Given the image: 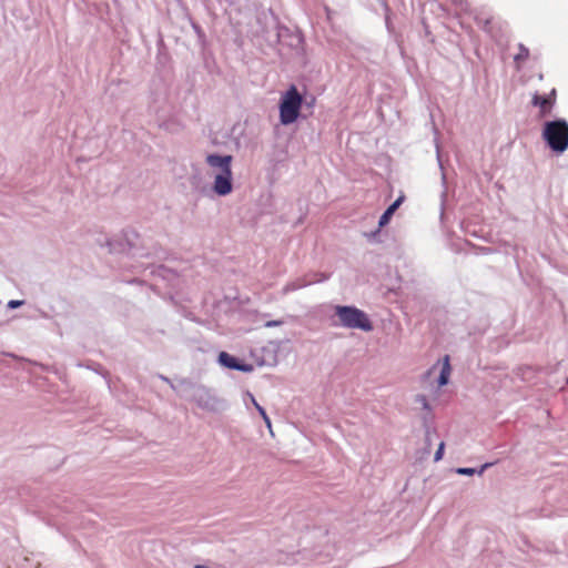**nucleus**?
I'll list each match as a JSON object with an SVG mask.
<instances>
[{"instance_id": "f257e3e1", "label": "nucleus", "mask_w": 568, "mask_h": 568, "mask_svg": "<svg viewBox=\"0 0 568 568\" xmlns=\"http://www.w3.org/2000/svg\"><path fill=\"white\" fill-rule=\"evenodd\" d=\"M232 155L209 154L206 163L219 172L214 176L213 191L221 196L230 194L233 190L232 184Z\"/></svg>"}, {"instance_id": "f03ea898", "label": "nucleus", "mask_w": 568, "mask_h": 568, "mask_svg": "<svg viewBox=\"0 0 568 568\" xmlns=\"http://www.w3.org/2000/svg\"><path fill=\"white\" fill-rule=\"evenodd\" d=\"M542 138L552 151L564 152L568 148V123L562 119L546 122Z\"/></svg>"}, {"instance_id": "7ed1b4c3", "label": "nucleus", "mask_w": 568, "mask_h": 568, "mask_svg": "<svg viewBox=\"0 0 568 568\" xmlns=\"http://www.w3.org/2000/svg\"><path fill=\"white\" fill-rule=\"evenodd\" d=\"M303 98L295 85L282 95L280 103V121L284 125L292 124L300 116Z\"/></svg>"}, {"instance_id": "20e7f679", "label": "nucleus", "mask_w": 568, "mask_h": 568, "mask_svg": "<svg viewBox=\"0 0 568 568\" xmlns=\"http://www.w3.org/2000/svg\"><path fill=\"white\" fill-rule=\"evenodd\" d=\"M335 314L339 320V324L347 328H357L364 332L373 329L372 322L368 316L354 306H335Z\"/></svg>"}, {"instance_id": "39448f33", "label": "nucleus", "mask_w": 568, "mask_h": 568, "mask_svg": "<svg viewBox=\"0 0 568 568\" xmlns=\"http://www.w3.org/2000/svg\"><path fill=\"white\" fill-rule=\"evenodd\" d=\"M557 93L556 89H551V91L546 95H540L535 93L531 98V104L539 109L538 118L544 119L551 114V111L556 104Z\"/></svg>"}, {"instance_id": "423d86ee", "label": "nucleus", "mask_w": 568, "mask_h": 568, "mask_svg": "<svg viewBox=\"0 0 568 568\" xmlns=\"http://www.w3.org/2000/svg\"><path fill=\"white\" fill-rule=\"evenodd\" d=\"M219 363L227 368L236 369L241 372H248L251 371V366L246 364H241L237 358L230 355L226 352H221L219 355Z\"/></svg>"}, {"instance_id": "0eeeda50", "label": "nucleus", "mask_w": 568, "mask_h": 568, "mask_svg": "<svg viewBox=\"0 0 568 568\" xmlns=\"http://www.w3.org/2000/svg\"><path fill=\"white\" fill-rule=\"evenodd\" d=\"M404 200V196H399L392 205L387 207V210L383 213V215L379 219V226L383 227L386 224H388L392 215L395 213V211L399 207Z\"/></svg>"}, {"instance_id": "6e6552de", "label": "nucleus", "mask_w": 568, "mask_h": 568, "mask_svg": "<svg viewBox=\"0 0 568 568\" xmlns=\"http://www.w3.org/2000/svg\"><path fill=\"white\" fill-rule=\"evenodd\" d=\"M450 373H452V367H450V363H449V356L446 355V356H444L443 362H442V368H440V374H439V378H438L439 386H444L448 383Z\"/></svg>"}, {"instance_id": "1a4fd4ad", "label": "nucleus", "mask_w": 568, "mask_h": 568, "mask_svg": "<svg viewBox=\"0 0 568 568\" xmlns=\"http://www.w3.org/2000/svg\"><path fill=\"white\" fill-rule=\"evenodd\" d=\"M252 403L254 407L257 409L260 415L262 416L263 420L265 422L266 426L271 429V419L267 416L265 409L256 402V399L251 395Z\"/></svg>"}, {"instance_id": "9d476101", "label": "nucleus", "mask_w": 568, "mask_h": 568, "mask_svg": "<svg viewBox=\"0 0 568 568\" xmlns=\"http://www.w3.org/2000/svg\"><path fill=\"white\" fill-rule=\"evenodd\" d=\"M518 49H519V51H518V53H516V55H515V61H516L517 63H521V62H524L525 60H527V59H528V57H529V50H528L525 45H523V44H519V48H518Z\"/></svg>"}, {"instance_id": "9b49d317", "label": "nucleus", "mask_w": 568, "mask_h": 568, "mask_svg": "<svg viewBox=\"0 0 568 568\" xmlns=\"http://www.w3.org/2000/svg\"><path fill=\"white\" fill-rule=\"evenodd\" d=\"M444 449H445V444H444V442H442L435 453V457H434L435 462H439L443 458Z\"/></svg>"}, {"instance_id": "f8f14e48", "label": "nucleus", "mask_w": 568, "mask_h": 568, "mask_svg": "<svg viewBox=\"0 0 568 568\" xmlns=\"http://www.w3.org/2000/svg\"><path fill=\"white\" fill-rule=\"evenodd\" d=\"M457 473L460 475H473L475 473L474 468H458Z\"/></svg>"}, {"instance_id": "ddd939ff", "label": "nucleus", "mask_w": 568, "mask_h": 568, "mask_svg": "<svg viewBox=\"0 0 568 568\" xmlns=\"http://www.w3.org/2000/svg\"><path fill=\"white\" fill-rule=\"evenodd\" d=\"M21 304H22V302H21V301H14V300H12V301H10V302L8 303V306H9L10 308H16V307H19Z\"/></svg>"}, {"instance_id": "4468645a", "label": "nucleus", "mask_w": 568, "mask_h": 568, "mask_svg": "<svg viewBox=\"0 0 568 568\" xmlns=\"http://www.w3.org/2000/svg\"><path fill=\"white\" fill-rule=\"evenodd\" d=\"M278 324H280V322H275L274 321V322H268L266 325L267 326H275V325H278Z\"/></svg>"}]
</instances>
